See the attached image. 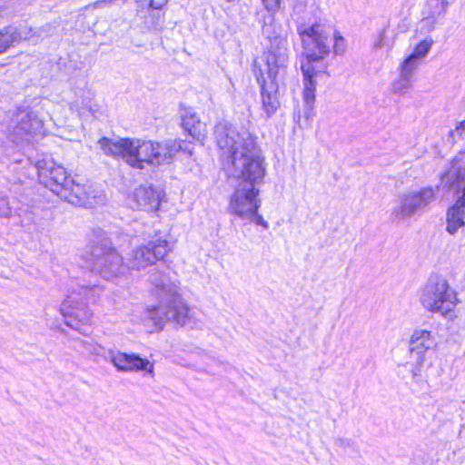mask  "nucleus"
<instances>
[{
	"label": "nucleus",
	"mask_w": 465,
	"mask_h": 465,
	"mask_svg": "<svg viewBox=\"0 0 465 465\" xmlns=\"http://www.w3.org/2000/svg\"><path fill=\"white\" fill-rule=\"evenodd\" d=\"M214 134L218 147L228 158V171L240 180L230 197L228 210L242 220L251 218L261 206L258 186L266 174L262 151L248 130L228 122L218 123Z\"/></svg>",
	"instance_id": "f257e3e1"
},
{
	"label": "nucleus",
	"mask_w": 465,
	"mask_h": 465,
	"mask_svg": "<svg viewBox=\"0 0 465 465\" xmlns=\"http://www.w3.org/2000/svg\"><path fill=\"white\" fill-rule=\"evenodd\" d=\"M150 282L155 288L160 304L147 308V318L159 330H162L167 322L185 325L189 319L190 308L179 294L178 285L159 272H151Z\"/></svg>",
	"instance_id": "f03ea898"
},
{
	"label": "nucleus",
	"mask_w": 465,
	"mask_h": 465,
	"mask_svg": "<svg viewBox=\"0 0 465 465\" xmlns=\"http://www.w3.org/2000/svg\"><path fill=\"white\" fill-rule=\"evenodd\" d=\"M421 303L427 311L432 313H439L448 319H455L460 299L458 292L450 286L446 278L434 275L429 279L425 286Z\"/></svg>",
	"instance_id": "7ed1b4c3"
},
{
	"label": "nucleus",
	"mask_w": 465,
	"mask_h": 465,
	"mask_svg": "<svg viewBox=\"0 0 465 465\" xmlns=\"http://www.w3.org/2000/svg\"><path fill=\"white\" fill-rule=\"evenodd\" d=\"M90 265L94 272L111 282L125 277L130 271L128 264L124 263L123 255L109 242H103L94 246Z\"/></svg>",
	"instance_id": "20e7f679"
},
{
	"label": "nucleus",
	"mask_w": 465,
	"mask_h": 465,
	"mask_svg": "<svg viewBox=\"0 0 465 465\" xmlns=\"http://www.w3.org/2000/svg\"><path fill=\"white\" fill-rule=\"evenodd\" d=\"M297 33L302 42L303 54L307 59V62L302 64V67L310 65L314 78L317 72L314 71L312 63L322 61L330 54V32L324 25L315 23L312 25H299Z\"/></svg>",
	"instance_id": "39448f33"
},
{
	"label": "nucleus",
	"mask_w": 465,
	"mask_h": 465,
	"mask_svg": "<svg viewBox=\"0 0 465 465\" xmlns=\"http://www.w3.org/2000/svg\"><path fill=\"white\" fill-rule=\"evenodd\" d=\"M145 140L138 138H120L111 140L103 137L98 141L101 150L107 155L120 156L130 166L138 169L145 167Z\"/></svg>",
	"instance_id": "423d86ee"
},
{
	"label": "nucleus",
	"mask_w": 465,
	"mask_h": 465,
	"mask_svg": "<svg viewBox=\"0 0 465 465\" xmlns=\"http://www.w3.org/2000/svg\"><path fill=\"white\" fill-rule=\"evenodd\" d=\"M170 252L169 242L157 238L134 247L128 257L129 270H142L163 260Z\"/></svg>",
	"instance_id": "0eeeda50"
},
{
	"label": "nucleus",
	"mask_w": 465,
	"mask_h": 465,
	"mask_svg": "<svg viewBox=\"0 0 465 465\" xmlns=\"http://www.w3.org/2000/svg\"><path fill=\"white\" fill-rule=\"evenodd\" d=\"M44 124L37 115L28 110L19 109L14 114L9 131L15 142H31L43 135Z\"/></svg>",
	"instance_id": "6e6552de"
},
{
	"label": "nucleus",
	"mask_w": 465,
	"mask_h": 465,
	"mask_svg": "<svg viewBox=\"0 0 465 465\" xmlns=\"http://www.w3.org/2000/svg\"><path fill=\"white\" fill-rule=\"evenodd\" d=\"M35 168L40 183L50 188L58 196L71 183L65 168L51 159L38 160L35 163Z\"/></svg>",
	"instance_id": "1a4fd4ad"
},
{
	"label": "nucleus",
	"mask_w": 465,
	"mask_h": 465,
	"mask_svg": "<svg viewBox=\"0 0 465 465\" xmlns=\"http://www.w3.org/2000/svg\"><path fill=\"white\" fill-rule=\"evenodd\" d=\"M145 166H159L171 163L174 155L179 151H186L190 154L191 149L187 147V143L183 141L168 140L164 143H159L152 140H145Z\"/></svg>",
	"instance_id": "9d476101"
},
{
	"label": "nucleus",
	"mask_w": 465,
	"mask_h": 465,
	"mask_svg": "<svg viewBox=\"0 0 465 465\" xmlns=\"http://www.w3.org/2000/svg\"><path fill=\"white\" fill-rule=\"evenodd\" d=\"M289 62V43L286 36H276L271 41L266 58V74L284 79Z\"/></svg>",
	"instance_id": "9b49d317"
},
{
	"label": "nucleus",
	"mask_w": 465,
	"mask_h": 465,
	"mask_svg": "<svg viewBox=\"0 0 465 465\" xmlns=\"http://www.w3.org/2000/svg\"><path fill=\"white\" fill-rule=\"evenodd\" d=\"M104 360L110 361L113 366L122 372L143 371V375L154 378L153 363L147 359H143L135 353H125L109 351Z\"/></svg>",
	"instance_id": "f8f14e48"
},
{
	"label": "nucleus",
	"mask_w": 465,
	"mask_h": 465,
	"mask_svg": "<svg viewBox=\"0 0 465 465\" xmlns=\"http://www.w3.org/2000/svg\"><path fill=\"white\" fill-rule=\"evenodd\" d=\"M257 82L261 87L262 109L268 117L272 116L279 108L280 102L277 97L279 84L284 79H276V77L264 74L262 69H259L256 74Z\"/></svg>",
	"instance_id": "ddd939ff"
},
{
	"label": "nucleus",
	"mask_w": 465,
	"mask_h": 465,
	"mask_svg": "<svg viewBox=\"0 0 465 465\" xmlns=\"http://www.w3.org/2000/svg\"><path fill=\"white\" fill-rule=\"evenodd\" d=\"M61 313L65 319L66 325L77 329L78 323L86 324L92 318V312L78 302V298L74 292L66 296L60 306Z\"/></svg>",
	"instance_id": "4468645a"
},
{
	"label": "nucleus",
	"mask_w": 465,
	"mask_h": 465,
	"mask_svg": "<svg viewBox=\"0 0 465 465\" xmlns=\"http://www.w3.org/2000/svg\"><path fill=\"white\" fill-rule=\"evenodd\" d=\"M33 30L31 27L21 25L18 26L7 25L0 29V54L22 41L31 39Z\"/></svg>",
	"instance_id": "2eb2a0df"
},
{
	"label": "nucleus",
	"mask_w": 465,
	"mask_h": 465,
	"mask_svg": "<svg viewBox=\"0 0 465 465\" xmlns=\"http://www.w3.org/2000/svg\"><path fill=\"white\" fill-rule=\"evenodd\" d=\"M59 197L64 199L65 201L72 204H78L89 207L102 202L104 199L103 195H91V193L87 192L84 185L75 183L72 179L71 183L69 184L67 189H64Z\"/></svg>",
	"instance_id": "dca6fc26"
},
{
	"label": "nucleus",
	"mask_w": 465,
	"mask_h": 465,
	"mask_svg": "<svg viewBox=\"0 0 465 465\" xmlns=\"http://www.w3.org/2000/svg\"><path fill=\"white\" fill-rule=\"evenodd\" d=\"M303 74V116L308 123H311L315 116L314 102L316 82L313 79L312 69L310 65L302 66Z\"/></svg>",
	"instance_id": "f3484780"
},
{
	"label": "nucleus",
	"mask_w": 465,
	"mask_h": 465,
	"mask_svg": "<svg viewBox=\"0 0 465 465\" xmlns=\"http://www.w3.org/2000/svg\"><path fill=\"white\" fill-rule=\"evenodd\" d=\"M131 200L134 202L132 208L153 212L160 205V193L151 186H139L134 191Z\"/></svg>",
	"instance_id": "a211bd4d"
},
{
	"label": "nucleus",
	"mask_w": 465,
	"mask_h": 465,
	"mask_svg": "<svg viewBox=\"0 0 465 465\" xmlns=\"http://www.w3.org/2000/svg\"><path fill=\"white\" fill-rule=\"evenodd\" d=\"M465 185L462 188V195L447 211V232L454 234L460 228L465 225Z\"/></svg>",
	"instance_id": "6ab92c4d"
},
{
	"label": "nucleus",
	"mask_w": 465,
	"mask_h": 465,
	"mask_svg": "<svg viewBox=\"0 0 465 465\" xmlns=\"http://www.w3.org/2000/svg\"><path fill=\"white\" fill-rule=\"evenodd\" d=\"M411 354L417 355V361L422 360L425 351L431 349L435 345V340L430 331L426 330L415 331L410 341Z\"/></svg>",
	"instance_id": "aec40b11"
},
{
	"label": "nucleus",
	"mask_w": 465,
	"mask_h": 465,
	"mask_svg": "<svg viewBox=\"0 0 465 465\" xmlns=\"http://www.w3.org/2000/svg\"><path fill=\"white\" fill-rule=\"evenodd\" d=\"M183 129L193 138L200 139L205 134V124L200 121L196 114L191 109H185L182 114Z\"/></svg>",
	"instance_id": "412c9836"
},
{
	"label": "nucleus",
	"mask_w": 465,
	"mask_h": 465,
	"mask_svg": "<svg viewBox=\"0 0 465 465\" xmlns=\"http://www.w3.org/2000/svg\"><path fill=\"white\" fill-rule=\"evenodd\" d=\"M407 217V197L404 193L398 195L391 209V221L394 224L404 223Z\"/></svg>",
	"instance_id": "4be33fe9"
},
{
	"label": "nucleus",
	"mask_w": 465,
	"mask_h": 465,
	"mask_svg": "<svg viewBox=\"0 0 465 465\" xmlns=\"http://www.w3.org/2000/svg\"><path fill=\"white\" fill-rule=\"evenodd\" d=\"M434 199V191L431 188H423L411 196L409 213L419 207L428 205Z\"/></svg>",
	"instance_id": "5701e85b"
},
{
	"label": "nucleus",
	"mask_w": 465,
	"mask_h": 465,
	"mask_svg": "<svg viewBox=\"0 0 465 465\" xmlns=\"http://www.w3.org/2000/svg\"><path fill=\"white\" fill-rule=\"evenodd\" d=\"M432 43L431 39H424L415 45L413 52L409 54V68L415 60L423 58L427 54Z\"/></svg>",
	"instance_id": "b1692460"
},
{
	"label": "nucleus",
	"mask_w": 465,
	"mask_h": 465,
	"mask_svg": "<svg viewBox=\"0 0 465 465\" xmlns=\"http://www.w3.org/2000/svg\"><path fill=\"white\" fill-rule=\"evenodd\" d=\"M455 160L451 163L450 170L446 174H450V187H460L465 182V166H455Z\"/></svg>",
	"instance_id": "393cba45"
},
{
	"label": "nucleus",
	"mask_w": 465,
	"mask_h": 465,
	"mask_svg": "<svg viewBox=\"0 0 465 465\" xmlns=\"http://www.w3.org/2000/svg\"><path fill=\"white\" fill-rule=\"evenodd\" d=\"M407 66V58L401 63V72L399 79L395 80L391 84L392 93L399 95H404L407 89V74L405 68Z\"/></svg>",
	"instance_id": "a878e982"
},
{
	"label": "nucleus",
	"mask_w": 465,
	"mask_h": 465,
	"mask_svg": "<svg viewBox=\"0 0 465 465\" xmlns=\"http://www.w3.org/2000/svg\"><path fill=\"white\" fill-rule=\"evenodd\" d=\"M331 50L335 55H343L347 51V41L337 30H335L332 34Z\"/></svg>",
	"instance_id": "bb28decb"
},
{
	"label": "nucleus",
	"mask_w": 465,
	"mask_h": 465,
	"mask_svg": "<svg viewBox=\"0 0 465 465\" xmlns=\"http://www.w3.org/2000/svg\"><path fill=\"white\" fill-rule=\"evenodd\" d=\"M84 350L91 355L96 357H107L105 355L104 347L96 342H84Z\"/></svg>",
	"instance_id": "cd10ccee"
},
{
	"label": "nucleus",
	"mask_w": 465,
	"mask_h": 465,
	"mask_svg": "<svg viewBox=\"0 0 465 465\" xmlns=\"http://www.w3.org/2000/svg\"><path fill=\"white\" fill-rule=\"evenodd\" d=\"M97 290L101 292V289H99L95 286L94 287H80L78 292L73 291L72 292H74L76 294V297L78 298V300H83V297H79V296L84 295V299L86 301H90V300H92L93 293L95 292ZM78 302L80 304L82 303V305H84L83 302L78 301Z\"/></svg>",
	"instance_id": "c85d7f7f"
},
{
	"label": "nucleus",
	"mask_w": 465,
	"mask_h": 465,
	"mask_svg": "<svg viewBox=\"0 0 465 465\" xmlns=\"http://www.w3.org/2000/svg\"><path fill=\"white\" fill-rule=\"evenodd\" d=\"M262 3L266 11L274 15L280 10L282 0H262Z\"/></svg>",
	"instance_id": "c756f323"
},
{
	"label": "nucleus",
	"mask_w": 465,
	"mask_h": 465,
	"mask_svg": "<svg viewBox=\"0 0 465 465\" xmlns=\"http://www.w3.org/2000/svg\"><path fill=\"white\" fill-rule=\"evenodd\" d=\"M13 14V9L7 0H0V19L9 18Z\"/></svg>",
	"instance_id": "7c9ffc66"
},
{
	"label": "nucleus",
	"mask_w": 465,
	"mask_h": 465,
	"mask_svg": "<svg viewBox=\"0 0 465 465\" xmlns=\"http://www.w3.org/2000/svg\"><path fill=\"white\" fill-rule=\"evenodd\" d=\"M11 214V207L7 198L0 193V217H8Z\"/></svg>",
	"instance_id": "2f4dec72"
},
{
	"label": "nucleus",
	"mask_w": 465,
	"mask_h": 465,
	"mask_svg": "<svg viewBox=\"0 0 465 465\" xmlns=\"http://www.w3.org/2000/svg\"><path fill=\"white\" fill-rule=\"evenodd\" d=\"M243 221H246L248 223H254L257 225L262 226L264 229L269 228V223L263 219V217L259 214V210H256L255 214L252 216L251 218H244Z\"/></svg>",
	"instance_id": "473e14b6"
},
{
	"label": "nucleus",
	"mask_w": 465,
	"mask_h": 465,
	"mask_svg": "<svg viewBox=\"0 0 465 465\" xmlns=\"http://www.w3.org/2000/svg\"><path fill=\"white\" fill-rule=\"evenodd\" d=\"M385 45V30H381L373 42V48L380 49Z\"/></svg>",
	"instance_id": "72a5a7b5"
},
{
	"label": "nucleus",
	"mask_w": 465,
	"mask_h": 465,
	"mask_svg": "<svg viewBox=\"0 0 465 465\" xmlns=\"http://www.w3.org/2000/svg\"><path fill=\"white\" fill-rule=\"evenodd\" d=\"M166 3L167 0H150L149 7L152 9H161Z\"/></svg>",
	"instance_id": "f704fd0d"
},
{
	"label": "nucleus",
	"mask_w": 465,
	"mask_h": 465,
	"mask_svg": "<svg viewBox=\"0 0 465 465\" xmlns=\"http://www.w3.org/2000/svg\"><path fill=\"white\" fill-rule=\"evenodd\" d=\"M456 131L460 132V134L465 132V119L457 125Z\"/></svg>",
	"instance_id": "c9c22d12"
},
{
	"label": "nucleus",
	"mask_w": 465,
	"mask_h": 465,
	"mask_svg": "<svg viewBox=\"0 0 465 465\" xmlns=\"http://www.w3.org/2000/svg\"><path fill=\"white\" fill-rule=\"evenodd\" d=\"M88 110H91V105L89 104V102L85 104Z\"/></svg>",
	"instance_id": "e433bc0d"
},
{
	"label": "nucleus",
	"mask_w": 465,
	"mask_h": 465,
	"mask_svg": "<svg viewBox=\"0 0 465 465\" xmlns=\"http://www.w3.org/2000/svg\"><path fill=\"white\" fill-rule=\"evenodd\" d=\"M228 3L233 2L234 0H225Z\"/></svg>",
	"instance_id": "4c0bfd02"
}]
</instances>
